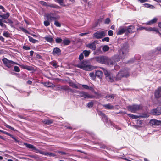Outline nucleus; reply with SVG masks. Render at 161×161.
I'll list each match as a JSON object with an SVG mask.
<instances>
[{
  "label": "nucleus",
  "mask_w": 161,
  "mask_h": 161,
  "mask_svg": "<svg viewBox=\"0 0 161 161\" xmlns=\"http://www.w3.org/2000/svg\"><path fill=\"white\" fill-rule=\"evenodd\" d=\"M75 66L86 71H91L96 68L95 66L90 65L89 61L87 60L80 62Z\"/></svg>",
  "instance_id": "obj_1"
},
{
  "label": "nucleus",
  "mask_w": 161,
  "mask_h": 161,
  "mask_svg": "<svg viewBox=\"0 0 161 161\" xmlns=\"http://www.w3.org/2000/svg\"><path fill=\"white\" fill-rule=\"evenodd\" d=\"M130 76V69L125 68L119 71L116 77V81L120 80L123 78H127Z\"/></svg>",
  "instance_id": "obj_2"
},
{
  "label": "nucleus",
  "mask_w": 161,
  "mask_h": 161,
  "mask_svg": "<svg viewBox=\"0 0 161 161\" xmlns=\"http://www.w3.org/2000/svg\"><path fill=\"white\" fill-rule=\"evenodd\" d=\"M95 59L97 62L102 64L109 66L113 65L114 64V62L113 60L106 56L98 57H96Z\"/></svg>",
  "instance_id": "obj_3"
},
{
  "label": "nucleus",
  "mask_w": 161,
  "mask_h": 161,
  "mask_svg": "<svg viewBox=\"0 0 161 161\" xmlns=\"http://www.w3.org/2000/svg\"><path fill=\"white\" fill-rule=\"evenodd\" d=\"M128 45L127 43H125L123 44L121 48L119 51V56L120 58L123 59L124 58V56L128 53Z\"/></svg>",
  "instance_id": "obj_4"
},
{
  "label": "nucleus",
  "mask_w": 161,
  "mask_h": 161,
  "mask_svg": "<svg viewBox=\"0 0 161 161\" xmlns=\"http://www.w3.org/2000/svg\"><path fill=\"white\" fill-rule=\"evenodd\" d=\"M101 69L104 72L106 79L108 81L112 82L114 80L116 81V77L113 75L112 73L104 68L102 67Z\"/></svg>",
  "instance_id": "obj_5"
},
{
  "label": "nucleus",
  "mask_w": 161,
  "mask_h": 161,
  "mask_svg": "<svg viewBox=\"0 0 161 161\" xmlns=\"http://www.w3.org/2000/svg\"><path fill=\"white\" fill-rule=\"evenodd\" d=\"M143 107L142 105L134 104L127 106V108L129 111L132 113H136L137 111L141 110Z\"/></svg>",
  "instance_id": "obj_6"
},
{
  "label": "nucleus",
  "mask_w": 161,
  "mask_h": 161,
  "mask_svg": "<svg viewBox=\"0 0 161 161\" xmlns=\"http://www.w3.org/2000/svg\"><path fill=\"white\" fill-rule=\"evenodd\" d=\"M46 17L48 20L51 21L53 20H58L60 19V16L55 13L50 12L47 14Z\"/></svg>",
  "instance_id": "obj_7"
},
{
  "label": "nucleus",
  "mask_w": 161,
  "mask_h": 161,
  "mask_svg": "<svg viewBox=\"0 0 161 161\" xmlns=\"http://www.w3.org/2000/svg\"><path fill=\"white\" fill-rule=\"evenodd\" d=\"M78 93L79 94V96L80 97H83L85 99H92L95 97V96L90 95L88 92L82 91H78Z\"/></svg>",
  "instance_id": "obj_8"
},
{
  "label": "nucleus",
  "mask_w": 161,
  "mask_h": 161,
  "mask_svg": "<svg viewBox=\"0 0 161 161\" xmlns=\"http://www.w3.org/2000/svg\"><path fill=\"white\" fill-rule=\"evenodd\" d=\"M2 61L3 62L4 64L8 68H11L12 67V64H17L18 65V64L13 61L7 59L6 58H4L2 59Z\"/></svg>",
  "instance_id": "obj_9"
},
{
  "label": "nucleus",
  "mask_w": 161,
  "mask_h": 161,
  "mask_svg": "<svg viewBox=\"0 0 161 161\" xmlns=\"http://www.w3.org/2000/svg\"><path fill=\"white\" fill-rule=\"evenodd\" d=\"M93 37L97 39L102 38L105 36V34L103 31H97L93 34Z\"/></svg>",
  "instance_id": "obj_10"
},
{
  "label": "nucleus",
  "mask_w": 161,
  "mask_h": 161,
  "mask_svg": "<svg viewBox=\"0 0 161 161\" xmlns=\"http://www.w3.org/2000/svg\"><path fill=\"white\" fill-rule=\"evenodd\" d=\"M151 114L153 115H158L161 114V106H158L156 109H152Z\"/></svg>",
  "instance_id": "obj_11"
},
{
  "label": "nucleus",
  "mask_w": 161,
  "mask_h": 161,
  "mask_svg": "<svg viewBox=\"0 0 161 161\" xmlns=\"http://www.w3.org/2000/svg\"><path fill=\"white\" fill-rule=\"evenodd\" d=\"M125 36H127L129 33H132L134 32L135 27L133 25H130L128 27L126 26Z\"/></svg>",
  "instance_id": "obj_12"
},
{
  "label": "nucleus",
  "mask_w": 161,
  "mask_h": 161,
  "mask_svg": "<svg viewBox=\"0 0 161 161\" xmlns=\"http://www.w3.org/2000/svg\"><path fill=\"white\" fill-rule=\"evenodd\" d=\"M145 30L148 31H152L156 33L159 34L161 35V33L160 32L158 29L155 27H148L147 28H145Z\"/></svg>",
  "instance_id": "obj_13"
},
{
  "label": "nucleus",
  "mask_w": 161,
  "mask_h": 161,
  "mask_svg": "<svg viewBox=\"0 0 161 161\" xmlns=\"http://www.w3.org/2000/svg\"><path fill=\"white\" fill-rule=\"evenodd\" d=\"M154 95L155 98H158L161 97V87H158L155 90Z\"/></svg>",
  "instance_id": "obj_14"
},
{
  "label": "nucleus",
  "mask_w": 161,
  "mask_h": 161,
  "mask_svg": "<svg viewBox=\"0 0 161 161\" xmlns=\"http://www.w3.org/2000/svg\"><path fill=\"white\" fill-rule=\"evenodd\" d=\"M126 26H121L120 27L119 31L117 32V35H121L125 33H125L126 32Z\"/></svg>",
  "instance_id": "obj_15"
},
{
  "label": "nucleus",
  "mask_w": 161,
  "mask_h": 161,
  "mask_svg": "<svg viewBox=\"0 0 161 161\" xmlns=\"http://www.w3.org/2000/svg\"><path fill=\"white\" fill-rule=\"evenodd\" d=\"M86 47L92 50H95L96 49V45L94 42L87 44Z\"/></svg>",
  "instance_id": "obj_16"
},
{
  "label": "nucleus",
  "mask_w": 161,
  "mask_h": 161,
  "mask_svg": "<svg viewBox=\"0 0 161 161\" xmlns=\"http://www.w3.org/2000/svg\"><path fill=\"white\" fill-rule=\"evenodd\" d=\"M52 53L53 55L56 54L59 56L61 54V51L60 48L56 47L53 49Z\"/></svg>",
  "instance_id": "obj_17"
},
{
  "label": "nucleus",
  "mask_w": 161,
  "mask_h": 161,
  "mask_svg": "<svg viewBox=\"0 0 161 161\" xmlns=\"http://www.w3.org/2000/svg\"><path fill=\"white\" fill-rule=\"evenodd\" d=\"M150 123L154 125H161V120H158L155 119H152L150 120Z\"/></svg>",
  "instance_id": "obj_18"
},
{
  "label": "nucleus",
  "mask_w": 161,
  "mask_h": 161,
  "mask_svg": "<svg viewBox=\"0 0 161 161\" xmlns=\"http://www.w3.org/2000/svg\"><path fill=\"white\" fill-rule=\"evenodd\" d=\"M45 39L47 42L52 43L54 42V40L50 35H48L44 37Z\"/></svg>",
  "instance_id": "obj_19"
},
{
  "label": "nucleus",
  "mask_w": 161,
  "mask_h": 161,
  "mask_svg": "<svg viewBox=\"0 0 161 161\" xmlns=\"http://www.w3.org/2000/svg\"><path fill=\"white\" fill-rule=\"evenodd\" d=\"M69 89V86H58L57 89L58 90H67Z\"/></svg>",
  "instance_id": "obj_20"
},
{
  "label": "nucleus",
  "mask_w": 161,
  "mask_h": 161,
  "mask_svg": "<svg viewBox=\"0 0 161 161\" xmlns=\"http://www.w3.org/2000/svg\"><path fill=\"white\" fill-rule=\"evenodd\" d=\"M42 123L46 125H48L52 124L53 122V119H46L42 121Z\"/></svg>",
  "instance_id": "obj_21"
},
{
  "label": "nucleus",
  "mask_w": 161,
  "mask_h": 161,
  "mask_svg": "<svg viewBox=\"0 0 161 161\" xmlns=\"http://www.w3.org/2000/svg\"><path fill=\"white\" fill-rule=\"evenodd\" d=\"M158 19L156 18H154L151 20L148 21L146 23V24L147 25H151L156 23L157 20Z\"/></svg>",
  "instance_id": "obj_22"
},
{
  "label": "nucleus",
  "mask_w": 161,
  "mask_h": 161,
  "mask_svg": "<svg viewBox=\"0 0 161 161\" xmlns=\"http://www.w3.org/2000/svg\"><path fill=\"white\" fill-rule=\"evenodd\" d=\"M103 106L105 108L107 109H112L114 108L113 106L111 105L110 103L104 104Z\"/></svg>",
  "instance_id": "obj_23"
},
{
  "label": "nucleus",
  "mask_w": 161,
  "mask_h": 161,
  "mask_svg": "<svg viewBox=\"0 0 161 161\" xmlns=\"http://www.w3.org/2000/svg\"><path fill=\"white\" fill-rule=\"evenodd\" d=\"M10 16V13L9 12H7L5 14H0V17L3 19H7Z\"/></svg>",
  "instance_id": "obj_24"
},
{
  "label": "nucleus",
  "mask_w": 161,
  "mask_h": 161,
  "mask_svg": "<svg viewBox=\"0 0 161 161\" xmlns=\"http://www.w3.org/2000/svg\"><path fill=\"white\" fill-rule=\"evenodd\" d=\"M81 86L84 89H85L89 90L92 91H94V89L92 87L89 86L87 85H82Z\"/></svg>",
  "instance_id": "obj_25"
},
{
  "label": "nucleus",
  "mask_w": 161,
  "mask_h": 161,
  "mask_svg": "<svg viewBox=\"0 0 161 161\" xmlns=\"http://www.w3.org/2000/svg\"><path fill=\"white\" fill-rule=\"evenodd\" d=\"M103 75V73L100 70L97 71L95 73L96 76L99 78H102Z\"/></svg>",
  "instance_id": "obj_26"
},
{
  "label": "nucleus",
  "mask_w": 161,
  "mask_h": 161,
  "mask_svg": "<svg viewBox=\"0 0 161 161\" xmlns=\"http://www.w3.org/2000/svg\"><path fill=\"white\" fill-rule=\"evenodd\" d=\"M71 43V41L65 38L63 41L62 43L64 46H67L69 45Z\"/></svg>",
  "instance_id": "obj_27"
},
{
  "label": "nucleus",
  "mask_w": 161,
  "mask_h": 161,
  "mask_svg": "<svg viewBox=\"0 0 161 161\" xmlns=\"http://www.w3.org/2000/svg\"><path fill=\"white\" fill-rule=\"evenodd\" d=\"M127 115L131 119H137V118H139V116L134 115L132 114H127Z\"/></svg>",
  "instance_id": "obj_28"
},
{
  "label": "nucleus",
  "mask_w": 161,
  "mask_h": 161,
  "mask_svg": "<svg viewBox=\"0 0 161 161\" xmlns=\"http://www.w3.org/2000/svg\"><path fill=\"white\" fill-rule=\"evenodd\" d=\"M114 97H115V96L114 94H111L110 95L107 94L104 97L105 99H106L107 100H108L109 99H114Z\"/></svg>",
  "instance_id": "obj_29"
},
{
  "label": "nucleus",
  "mask_w": 161,
  "mask_h": 161,
  "mask_svg": "<svg viewBox=\"0 0 161 161\" xmlns=\"http://www.w3.org/2000/svg\"><path fill=\"white\" fill-rule=\"evenodd\" d=\"M139 116V118H148L149 116V115L148 113H144L142 114L141 115Z\"/></svg>",
  "instance_id": "obj_30"
},
{
  "label": "nucleus",
  "mask_w": 161,
  "mask_h": 161,
  "mask_svg": "<svg viewBox=\"0 0 161 161\" xmlns=\"http://www.w3.org/2000/svg\"><path fill=\"white\" fill-rule=\"evenodd\" d=\"M44 155L45 156H49L50 157H53L56 156V155L54 153L47 152H44Z\"/></svg>",
  "instance_id": "obj_31"
},
{
  "label": "nucleus",
  "mask_w": 161,
  "mask_h": 161,
  "mask_svg": "<svg viewBox=\"0 0 161 161\" xmlns=\"http://www.w3.org/2000/svg\"><path fill=\"white\" fill-rule=\"evenodd\" d=\"M32 151L36 153H39L41 154L44 155V152L39 150V149L36 148L35 147L34 148Z\"/></svg>",
  "instance_id": "obj_32"
},
{
  "label": "nucleus",
  "mask_w": 161,
  "mask_h": 161,
  "mask_svg": "<svg viewBox=\"0 0 161 161\" xmlns=\"http://www.w3.org/2000/svg\"><path fill=\"white\" fill-rule=\"evenodd\" d=\"M18 30L20 31H22L25 33H29V32L26 29L22 27H19V29H18Z\"/></svg>",
  "instance_id": "obj_33"
},
{
  "label": "nucleus",
  "mask_w": 161,
  "mask_h": 161,
  "mask_svg": "<svg viewBox=\"0 0 161 161\" xmlns=\"http://www.w3.org/2000/svg\"><path fill=\"white\" fill-rule=\"evenodd\" d=\"M25 145L28 148L30 149H31L32 150H33V149H34L35 147L34 145L32 144H31L27 143H25Z\"/></svg>",
  "instance_id": "obj_34"
},
{
  "label": "nucleus",
  "mask_w": 161,
  "mask_h": 161,
  "mask_svg": "<svg viewBox=\"0 0 161 161\" xmlns=\"http://www.w3.org/2000/svg\"><path fill=\"white\" fill-rule=\"evenodd\" d=\"M28 37H29V41L31 42H32V43H36L38 41L37 40L34 39L32 37H31L30 36H28Z\"/></svg>",
  "instance_id": "obj_35"
},
{
  "label": "nucleus",
  "mask_w": 161,
  "mask_h": 161,
  "mask_svg": "<svg viewBox=\"0 0 161 161\" xmlns=\"http://www.w3.org/2000/svg\"><path fill=\"white\" fill-rule=\"evenodd\" d=\"M51 84L49 82L44 83V86L47 87H53L55 86V85L52 84L51 85Z\"/></svg>",
  "instance_id": "obj_36"
},
{
  "label": "nucleus",
  "mask_w": 161,
  "mask_h": 161,
  "mask_svg": "<svg viewBox=\"0 0 161 161\" xmlns=\"http://www.w3.org/2000/svg\"><path fill=\"white\" fill-rule=\"evenodd\" d=\"M82 53L84 54L85 57H87L90 54V51L85 50L83 51Z\"/></svg>",
  "instance_id": "obj_37"
},
{
  "label": "nucleus",
  "mask_w": 161,
  "mask_h": 161,
  "mask_svg": "<svg viewBox=\"0 0 161 161\" xmlns=\"http://www.w3.org/2000/svg\"><path fill=\"white\" fill-rule=\"evenodd\" d=\"M48 6L51 8H53L57 9H59L61 8V7L60 6L54 4H51V5H49Z\"/></svg>",
  "instance_id": "obj_38"
},
{
  "label": "nucleus",
  "mask_w": 161,
  "mask_h": 161,
  "mask_svg": "<svg viewBox=\"0 0 161 161\" xmlns=\"http://www.w3.org/2000/svg\"><path fill=\"white\" fill-rule=\"evenodd\" d=\"M62 41V39L60 37H57L55 39L56 42L57 43H61Z\"/></svg>",
  "instance_id": "obj_39"
},
{
  "label": "nucleus",
  "mask_w": 161,
  "mask_h": 161,
  "mask_svg": "<svg viewBox=\"0 0 161 161\" xmlns=\"http://www.w3.org/2000/svg\"><path fill=\"white\" fill-rule=\"evenodd\" d=\"M57 2L61 6H65V5L64 3L63 0H57Z\"/></svg>",
  "instance_id": "obj_40"
},
{
  "label": "nucleus",
  "mask_w": 161,
  "mask_h": 161,
  "mask_svg": "<svg viewBox=\"0 0 161 161\" xmlns=\"http://www.w3.org/2000/svg\"><path fill=\"white\" fill-rule=\"evenodd\" d=\"M94 105V102L92 101H91L88 103L87 106L88 108H92Z\"/></svg>",
  "instance_id": "obj_41"
},
{
  "label": "nucleus",
  "mask_w": 161,
  "mask_h": 161,
  "mask_svg": "<svg viewBox=\"0 0 161 161\" xmlns=\"http://www.w3.org/2000/svg\"><path fill=\"white\" fill-rule=\"evenodd\" d=\"M109 47L108 46L105 45L103 47L102 49L103 51L106 52L108 51L109 50Z\"/></svg>",
  "instance_id": "obj_42"
},
{
  "label": "nucleus",
  "mask_w": 161,
  "mask_h": 161,
  "mask_svg": "<svg viewBox=\"0 0 161 161\" xmlns=\"http://www.w3.org/2000/svg\"><path fill=\"white\" fill-rule=\"evenodd\" d=\"M54 25L57 27H60L61 26V24L58 21H57V20H55Z\"/></svg>",
  "instance_id": "obj_43"
},
{
  "label": "nucleus",
  "mask_w": 161,
  "mask_h": 161,
  "mask_svg": "<svg viewBox=\"0 0 161 161\" xmlns=\"http://www.w3.org/2000/svg\"><path fill=\"white\" fill-rule=\"evenodd\" d=\"M50 21L49 20H45L44 22V24L45 26H48L50 25Z\"/></svg>",
  "instance_id": "obj_44"
},
{
  "label": "nucleus",
  "mask_w": 161,
  "mask_h": 161,
  "mask_svg": "<svg viewBox=\"0 0 161 161\" xmlns=\"http://www.w3.org/2000/svg\"><path fill=\"white\" fill-rule=\"evenodd\" d=\"M0 26L2 27H4L5 28H7L6 25L5 24L3 23L1 21V19H0Z\"/></svg>",
  "instance_id": "obj_45"
},
{
  "label": "nucleus",
  "mask_w": 161,
  "mask_h": 161,
  "mask_svg": "<svg viewBox=\"0 0 161 161\" xmlns=\"http://www.w3.org/2000/svg\"><path fill=\"white\" fill-rule=\"evenodd\" d=\"M3 35L6 37H8L9 36L10 34L8 32H4L3 33Z\"/></svg>",
  "instance_id": "obj_46"
},
{
  "label": "nucleus",
  "mask_w": 161,
  "mask_h": 161,
  "mask_svg": "<svg viewBox=\"0 0 161 161\" xmlns=\"http://www.w3.org/2000/svg\"><path fill=\"white\" fill-rule=\"evenodd\" d=\"M14 70L15 71L17 72H19L20 71V70L19 67L16 66H14Z\"/></svg>",
  "instance_id": "obj_47"
},
{
  "label": "nucleus",
  "mask_w": 161,
  "mask_h": 161,
  "mask_svg": "<svg viewBox=\"0 0 161 161\" xmlns=\"http://www.w3.org/2000/svg\"><path fill=\"white\" fill-rule=\"evenodd\" d=\"M84 58V55L82 53H81L79 56V59L80 61H81V60H83Z\"/></svg>",
  "instance_id": "obj_48"
},
{
  "label": "nucleus",
  "mask_w": 161,
  "mask_h": 161,
  "mask_svg": "<svg viewBox=\"0 0 161 161\" xmlns=\"http://www.w3.org/2000/svg\"><path fill=\"white\" fill-rule=\"evenodd\" d=\"M36 58L37 59H42V56L38 54H36Z\"/></svg>",
  "instance_id": "obj_49"
},
{
  "label": "nucleus",
  "mask_w": 161,
  "mask_h": 161,
  "mask_svg": "<svg viewBox=\"0 0 161 161\" xmlns=\"http://www.w3.org/2000/svg\"><path fill=\"white\" fill-rule=\"evenodd\" d=\"M97 112L98 114L99 115L101 116L102 117H103L104 115L105 114L104 113L102 112L101 111H99Z\"/></svg>",
  "instance_id": "obj_50"
},
{
  "label": "nucleus",
  "mask_w": 161,
  "mask_h": 161,
  "mask_svg": "<svg viewBox=\"0 0 161 161\" xmlns=\"http://www.w3.org/2000/svg\"><path fill=\"white\" fill-rule=\"evenodd\" d=\"M22 48L23 49L26 50H29L31 49V48L30 47L26 46H23Z\"/></svg>",
  "instance_id": "obj_51"
},
{
  "label": "nucleus",
  "mask_w": 161,
  "mask_h": 161,
  "mask_svg": "<svg viewBox=\"0 0 161 161\" xmlns=\"http://www.w3.org/2000/svg\"><path fill=\"white\" fill-rule=\"evenodd\" d=\"M110 20L109 18H108L105 19L104 23L105 24H108L110 23Z\"/></svg>",
  "instance_id": "obj_52"
},
{
  "label": "nucleus",
  "mask_w": 161,
  "mask_h": 161,
  "mask_svg": "<svg viewBox=\"0 0 161 161\" xmlns=\"http://www.w3.org/2000/svg\"><path fill=\"white\" fill-rule=\"evenodd\" d=\"M5 126L7 128H9V129L11 130H14V131H15V130H14V128L13 127H12L10 125H5Z\"/></svg>",
  "instance_id": "obj_53"
},
{
  "label": "nucleus",
  "mask_w": 161,
  "mask_h": 161,
  "mask_svg": "<svg viewBox=\"0 0 161 161\" xmlns=\"http://www.w3.org/2000/svg\"><path fill=\"white\" fill-rule=\"evenodd\" d=\"M102 41L103 42L106 41L108 42L109 41V38L108 37H105L102 39Z\"/></svg>",
  "instance_id": "obj_54"
},
{
  "label": "nucleus",
  "mask_w": 161,
  "mask_h": 161,
  "mask_svg": "<svg viewBox=\"0 0 161 161\" xmlns=\"http://www.w3.org/2000/svg\"><path fill=\"white\" fill-rule=\"evenodd\" d=\"M103 119L105 122H107L108 121V117L105 114L104 115L103 117H102Z\"/></svg>",
  "instance_id": "obj_55"
},
{
  "label": "nucleus",
  "mask_w": 161,
  "mask_h": 161,
  "mask_svg": "<svg viewBox=\"0 0 161 161\" xmlns=\"http://www.w3.org/2000/svg\"><path fill=\"white\" fill-rule=\"evenodd\" d=\"M72 87L75 88L76 89H78V87L77 85L75 83H72L71 85H70Z\"/></svg>",
  "instance_id": "obj_56"
},
{
  "label": "nucleus",
  "mask_w": 161,
  "mask_h": 161,
  "mask_svg": "<svg viewBox=\"0 0 161 161\" xmlns=\"http://www.w3.org/2000/svg\"><path fill=\"white\" fill-rule=\"evenodd\" d=\"M108 34L109 36H112L113 35V31L112 30L108 31Z\"/></svg>",
  "instance_id": "obj_57"
},
{
  "label": "nucleus",
  "mask_w": 161,
  "mask_h": 161,
  "mask_svg": "<svg viewBox=\"0 0 161 161\" xmlns=\"http://www.w3.org/2000/svg\"><path fill=\"white\" fill-rule=\"evenodd\" d=\"M58 153L61 155H66L68 154V153L64 152L62 151H58Z\"/></svg>",
  "instance_id": "obj_58"
},
{
  "label": "nucleus",
  "mask_w": 161,
  "mask_h": 161,
  "mask_svg": "<svg viewBox=\"0 0 161 161\" xmlns=\"http://www.w3.org/2000/svg\"><path fill=\"white\" fill-rule=\"evenodd\" d=\"M0 9H2L3 11V12H5V9L4 8L2 5H0Z\"/></svg>",
  "instance_id": "obj_59"
},
{
  "label": "nucleus",
  "mask_w": 161,
  "mask_h": 161,
  "mask_svg": "<svg viewBox=\"0 0 161 161\" xmlns=\"http://www.w3.org/2000/svg\"><path fill=\"white\" fill-rule=\"evenodd\" d=\"M7 23H9L10 24H12L13 23V22L11 19H8L7 20Z\"/></svg>",
  "instance_id": "obj_60"
},
{
  "label": "nucleus",
  "mask_w": 161,
  "mask_h": 161,
  "mask_svg": "<svg viewBox=\"0 0 161 161\" xmlns=\"http://www.w3.org/2000/svg\"><path fill=\"white\" fill-rule=\"evenodd\" d=\"M23 68L29 70H30V67L28 66H25L23 67Z\"/></svg>",
  "instance_id": "obj_61"
},
{
  "label": "nucleus",
  "mask_w": 161,
  "mask_h": 161,
  "mask_svg": "<svg viewBox=\"0 0 161 161\" xmlns=\"http://www.w3.org/2000/svg\"><path fill=\"white\" fill-rule=\"evenodd\" d=\"M88 33H88V32L81 33L79 35L81 36H85V35L87 34Z\"/></svg>",
  "instance_id": "obj_62"
},
{
  "label": "nucleus",
  "mask_w": 161,
  "mask_h": 161,
  "mask_svg": "<svg viewBox=\"0 0 161 161\" xmlns=\"http://www.w3.org/2000/svg\"><path fill=\"white\" fill-rule=\"evenodd\" d=\"M137 124H139L140 125H141L142 124V120H137Z\"/></svg>",
  "instance_id": "obj_63"
},
{
  "label": "nucleus",
  "mask_w": 161,
  "mask_h": 161,
  "mask_svg": "<svg viewBox=\"0 0 161 161\" xmlns=\"http://www.w3.org/2000/svg\"><path fill=\"white\" fill-rule=\"evenodd\" d=\"M34 52L33 51L31 50L30 52V55L31 56H32L34 54Z\"/></svg>",
  "instance_id": "obj_64"
}]
</instances>
